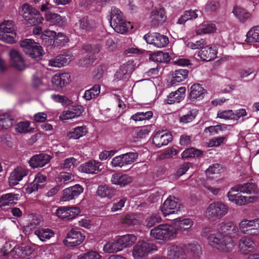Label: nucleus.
I'll return each mask as SVG.
<instances>
[{
  "label": "nucleus",
  "mask_w": 259,
  "mask_h": 259,
  "mask_svg": "<svg viewBox=\"0 0 259 259\" xmlns=\"http://www.w3.org/2000/svg\"><path fill=\"white\" fill-rule=\"evenodd\" d=\"M209 232L208 239L212 243H231V238L237 232V227L232 222H223L218 225L217 233H211V228H206L202 230L201 235L206 237Z\"/></svg>",
  "instance_id": "nucleus-1"
},
{
  "label": "nucleus",
  "mask_w": 259,
  "mask_h": 259,
  "mask_svg": "<svg viewBox=\"0 0 259 259\" xmlns=\"http://www.w3.org/2000/svg\"><path fill=\"white\" fill-rule=\"evenodd\" d=\"M240 230L245 234L240 239V243H250L254 241L253 236L259 234V219L244 220L239 224Z\"/></svg>",
  "instance_id": "nucleus-2"
},
{
  "label": "nucleus",
  "mask_w": 259,
  "mask_h": 259,
  "mask_svg": "<svg viewBox=\"0 0 259 259\" xmlns=\"http://www.w3.org/2000/svg\"><path fill=\"white\" fill-rule=\"evenodd\" d=\"M110 25L117 33L124 34L132 27L130 22H127L122 13L116 7H112L110 14Z\"/></svg>",
  "instance_id": "nucleus-3"
},
{
  "label": "nucleus",
  "mask_w": 259,
  "mask_h": 259,
  "mask_svg": "<svg viewBox=\"0 0 259 259\" xmlns=\"http://www.w3.org/2000/svg\"><path fill=\"white\" fill-rule=\"evenodd\" d=\"M26 244H20L16 245L10 251L11 244H4L0 248V253L4 256H14V257L24 258L30 256L33 251V249L30 246L26 245Z\"/></svg>",
  "instance_id": "nucleus-4"
},
{
  "label": "nucleus",
  "mask_w": 259,
  "mask_h": 259,
  "mask_svg": "<svg viewBox=\"0 0 259 259\" xmlns=\"http://www.w3.org/2000/svg\"><path fill=\"white\" fill-rule=\"evenodd\" d=\"M19 13L24 20L29 24L35 25L42 23L44 18L39 12L28 4H23Z\"/></svg>",
  "instance_id": "nucleus-5"
},
{
  "label": "nucleus",
  "mask_w": 259,
  "mask_h": 259,
  "mask_svg": "<svg viewBox=\"0 0 259 259\" xmlns=\"http://www.w3.org/2000/svg\"><path fill=\"white\" fill-rule=\"evenodd\" d=\"M15 23L12 20H5L0 24V40L8 44L16 42Z\"/></svg>",
  "instance_id": "nucleus-6"
},
{
  "label": "nucleus",
  "mask_w": 259,
  "mask_h": 259,
  "mask_svg": "<svg viewBox=\"0 0 259 259\" xmlns=\"http://www.w3.org/2000/svg\"><path fill=\"white\" fill-rule=\"evenodd\" d=\"M176 229L167 224H161L152 229L150 232L151 236L159 240H171L176 237Z\"/></svg>",
  "instance_id": "nucleus-7"
},
{
  "label": "nucleus",
  "mask_w": 259,
  "mask_h": 259,
  "mask_svg": "<svg viewBox=\"0 0 259 259\" xmlns=\"http://www.w3.org/2000/svg\"><path fill=\"white\" fill-rule=\"evenodd\" d=\"M228 211V207L221 202H214L210 203L206 210L207 218L216 220L226 215Z\"/></svg>",
  "instance_id": "nucleus-8"
},
{
  "label": "nucleus",
  "mask_w": 259,
  "mask_h": 259,
  "mask_svg": "<svg viewBox=\"0 0 259 259\" xmlns=\"http://www.w3.org/2000/svg\"><path fill=\"white\" fill-rule=\"evenodd\" d=\"M156 250L157 247L155 244H137L134 248L133 255L135 259H143Z\"/></svg>",
  "instance_id": "nucleus-9"
},
{
  "label": "nucleus",
  "mask_w": 259,
  "mask_h": 259,
  "mask_svg": "<svg viewBox=\"0 0 259 259\" xmlns=\"http://www.w3.org/2000/svg\"><path fill=\"white\" fill-rule=\"evenodd\" d=\"M234 188L235 186L231 189L227 194V196L229 201L237 205L241 206L248 203L252 202L256 199V197L244 196L240 193H235L239 192V190L234 189Z\"/></svg>",
  "instance_id": "nucleus-10"
},
{
  "label": "nucleus",
  "mask_w": 259,
  "mask_h": 259,
  "mask_svg": "<svg viewBox=\"0 0 259 259\" xmlns=\"http://www.w3.org/2000/svg\"><path fill=\"white\" fill-rule=\"evenodd\" d=\"M144 38L148 44L160 48L165 47L169 42L167 36L157 32L146 34Z\"/></svg>",
  "instance_id": "nucleus-11"
},
{
  "label": "nucleus",
  "mask_w": 259,
  "mask_h": 259,
  "mask_svg": "<svg viewBox=\"0 0 259 259\" xmlns=\"http://www.w3.org/2000/svg\"><path fill=\"white\" fill-rule=\"evenodd\" d=\"M80 213V209L77 207L61 206L56 211L57 217L62 219H72Z\"/></svg>",
  "instance_id": "nucleus-12"
},
{
  "label": "nucleus",
  "mask_w": 259,
  "mask_h": 259,
  "mask_svg": "<svg viewBox=\"0 0 259 259\" xmlns=\"http://www.w3.org/2000/svg\"><path fill=\"white\" fill-rule=\"evenodd\" d=\"M29 172L28 169L24 166H18L15 168L11 172L9 179L10 185L15 186L18 184V182L26 176Z\"/></svg>",
  "instance_id": "nucleus-13"
},
{
  "label": "nucleus",
  "mask_w": 259,
  "mask_h": 259,
  "mask_svg": "<svg viewBox=\"0 0 259 259\" xmlns=\"http://www.w3.org/2000/svg\"><path fill=\"white\" fill-rule=\"evenodd\" d=\"M172 140L171 135L165 131L157 132L153 136V143L158 148L167 145Z\"/></svg>",
  "instance_id": "nucleus-14"
},
{
  "label": "nucleus",
  "mask_w": 259,
  "mask_h": 259,
  "mask_svg": "<svg viewBox=\"0 0 259 259\" xmlns=\"http://www.w3.org/2000/svg\"><path fill=\"white\" fill-rule=\"evenodd\" d=\"M51 158L50 155L47 154H36L30 158L29 163L32 168L42 167L50 162Z\"/></svg>",
  "instance_id": "nucleus-15"
},
{
  "label": "nucleus",
  "mask_w": 259,
  "mask_h": 259,
  "mask_svg": "<svg viewBox=\"0 0 259 259\" xmlns=\"http://www.w3.org/2000/svg\"><path fill=\"white\" fill-rule=\"evenodd\" d=\"M217 49L214 46H204L198 53V56L203 60L211 61L216 58Z\"/></svg>",
  "instance_id": "nucleus-16"
},
{
  "label": "nucleus",
  "mask_w": 259,
  "mask_h": 259,
  "mask_svg": "<svg viewBox=\"0 0 259 259\" xmlns=\"http://www.w3.org/2000/svg\"><path fill=\"white\" fill-rule=\"evenodd\" d=\"M175 198L169 197L164 202L161 207V210L164 216L175 213L179 210V207Z\"/></svg>",
  "instance_id": "nucleus-17"
},
{
  "label": "nucleus",
  "mask_w": 259,
  "mask_h": 259,
  "mask_svg": "<svg viewBox=\"0 0 259 259\" xmlns=\"http://www.w3.org/2000/svg\"><path fill=\"white\" fill-rule=\"evenodd\" d=\"M83 191V188L79 184L66 188L63 190L62 199L69 201L78 197Z\"/></svg>",
  "instance_id": "nucleus-18"
},
{
  "label": "nucleus",
  "mask_w": 259,
  "mask_h": 259,
  "mask_svg": "<svg viewBox=\"0 0 259 259\" xmlns=\"http://www.w3.org/2000/svg\"><path fill=\"white\" fill-rule=\"evenodd\" d=\"M10 65L20 70H24L25 68V64L24 59L20 54L16 50H12L10 52Z\"/></svg>",
  "instance_id": "nucleus-19"
},
{
  "label": "nucleus",
  "mask_w": 259,
  "mask_h": 259,
  "mask_svg": "<svg viewBox=\"0 0 259 259\" xmlns=\"http://www.w3.org/2000/svg\"><path fill=\"white\" fill-rule=\"evenodd\" d=\"M83 111L81 106H73L68 110L63 111L59 118L61 120H66L80 116Z\"/></svg>",
  "instance_id": "nucleus-20"
},
{
  "label": "nucleus",
  "mask_w": 259,
  "mask_h": 259,
  "mask_svg": "<svg viewBox=\"0 0 259 259\" xmlns=\"http://www.w3.org/2000/svg\"><path fill=\"white\" fill-rule=\"evenodd\" d=\"M171 245L168 249L167 255L169 259H185L186 257L184 244Z\"/></svg>",
  "instance_id": "nucleus-21"
},
{
  "label": "nucleus",
  "mask_w": 259,
  "mask_h": 259,
  "mask_svg": "<svg viewBox=\"0 0 259 259\" xmlns=\"http://www.w3.org/2000/svg\"><path fill=\"white\" fill-rule=\"evenodd\" d=\"M134 69L133 62L128 61L121 65L115 74V79L120 80L126 79Z\"/></svg>",
  "instance_id": "nucleus-22"
},
{
  "label": "nucleus",
  "mask_w": 259,
  "mask_h": 259,
  "mask_svg": "<svg viewBox=\"0 0 259 259\" xmlns=\"http://www.w3.org/2000/svg\"><path fill=\"white\" fill-rule=\"evenodd\" d=\"M150 19L152 25L155 27L162 24L166 19L164 10L163 8H158L152 10Z\"/></svg>",
  "instance_id": "nucleus-23"
},
{
  "label": "nucleus",
  "mask_w": 259,
  "mask_h": 259,
  "mask_svg": "<svg viewBox=\"0 0 259 259\" xmlns=\"http://www.w3.org/2000/svg\"><path fill=\"white\" fill-rule=\"evenodd\" d=\"M186 88L181 87L175 92L170 93L164 100V102L168 104H172L175 103H179L182 101L185 97Z\"/></svg>",
  "instance_id": "nucleus-24"
},
{
  "label": "nucleus",
  "mask_w": 259,
  "mask_h": 259,
  "mask_svg": "<svg viewBox=\"0 0 259 259\" xmlns=\"http://www.w3.org/2000/svg\"><path fill=\"white\" fill-rule=\"evenodd\" d=\"M75 26L78 27L80 30L90 31L97 27V23L95 20L89 19L88 17H83L76 23Z\"/></svg>",
  "instance_id": "nucleus-25"
},
{
  "label": "nucleus",
  "mask_w": 259,
  "mask_h": 259,
  "mask_svg": "<svg viewBox=\"0 0 259 259\" xmlns=\"http://www.w3.org/2000/svg\"><path fill=\"white\" fill-rule=\"evenodd\" d=\"M100 163L96 161H89L79 167V171L87 174H96L100 170L99 167Z\"/></svg>",
  "instance_id": "nucleus-26"
},
{
  "label": "nucleus",
  "mask_w": 259,
  "mask_h": 259,
  "mask_svg": "<svg viewBox=\"0 0 259 259\" xmlns=\"http://www.w3.org/2000/svg\"><path fill=\"white\" fill-rule=\"evenodd\" d=\"M132 181L133 179L131 177L119 173L113 174L111 178V182L113 184L119 185L121 187H124L130 184Z\"/></svg>",
  "instance_id": "nucleus-27"
},
{
  "label": "nucleus",
  "mask_w": 259,
  "mask_h": 259,
  "mask_svg": "<svg viewBox=\"0 0 259 259\" xmlns=\"http://www.w3.org/2000/svg\"><path fill=\"white\" fill-rule=\"evenodd\" d=\"M85 239V236L80 231L71 230L63 240V243H82Z\"/></svg>",
  "instance_id": "nucleus-28"
},
{
  "label": "nucleus",
  "mask_w": 259,
  "mask_h": 259,
  "mask_svg": "<svg viewBox=\"0 0 259 259\" xmlns=\"http://www.w3.org/2000/svg\"><path fill=\"white\" fill-rule=\"evenodd\" d=\"M70 75L68 73L55 74L52 79V83L54 87L62 88L69 82Z\"/></svg>",
  "instance_id": "nucleus-29"
},
{
  "label": "nucleus",
  "mask_w": 259,
  "mask_h": 259,
  "mask_svg": "<svg viewBox=\"0 0 259 259\" xmlns=\"http://www.w3.org/2000/svg\"><path fill=\"white\" fill-rule=\"evenodd\" d=\"M234 189L239 190V192L241 193L248 194H257L258 191L256 185L252 182L237 185L235 186Z\"/></svg>",
  "instance_id": "nucleus-30"
},
{
  "label": "nucleus",
  "mask_w": 259,
  "mask_h": 259,
  "mask_svg": "<svg viewBox=\"0 0 259 259\" xmlns=\"http://www.w3.org/2000/svg\"><path fill=\"white\" fill-rule=\"evenodd\" d=\"M232 13L241 23H244L251 17V14L250 13L239 6L234 7Z\"/></svg>",
  "instance_id": "nucleus-31"
},
{
  "label": "nucleus",
  "mask_w": 259,
  "mask_h": 259,
  "mask_svg": "<svg viewBox=\"0 0 259 259\" xmlns=\"http://www.w3.org/2000/svg\"><path fill=\"white\" fill-rule=\"evenodd\" d=\"M18 198V194L12 193L3 194L0 197V207L15 204Z\"/></svg>",
  "instance_id": "nucleus-32"
},
{
  "label": "nucleus",
  "mask_w": 259,
  "mask_h": 259,
  "mask_svg": "<svg viewBox=\"0 0 259 259\" xmlns=\"http://www.w3.org/2000/svg\"><path fill=\"white\" fill-rule=\"evenodd\" d=\"M46 20L53 24H57L59 25H63L66 23V18L65 17H62L60 15L53 13L50 12H47L45 14Z\"/></svg>",
  "instance_id": "nucleus-33"
},
{
  "label": "nucleus",
  "mask_w": 259,
  "mask_h": 259,
  "mask_svg": "<svg viewBox=\"0 0 259 259\" xmlns=\"http://www.w3.org/2000/svg\"><path fill=\"white\" fill-rule=\"evenodd\" d=\"M149 59L154 62L159 63H166L170 60L169 53L157 51L150 55Z\"/></svg>",
  "instance_id": "nucleus-34"
},
{
  "label": "nucleus",
  "mask_w": 259,
  "mask_h": 259,
  "mask_svg": "<svg viewBox=\"0 0 259 259\" xmlns=\"http://www.w3.org/2000/svg\"><path fill=\"white\" fill-rule=\"evenodd\" d=\"M184 248L194 258H199L202 254V248L199 244H184Z\"/></svg>",
  "instance_id": "nucleus-35"
},
{
  "label": "nucleus",
  "mask_w": 259,
  "mask_h": 259,
  "mask_svg": "<svg viewBox=\"0 0 259 259\" xmlns=\"http://www.w3.org/2000/svg\"><path fill=\"white\" fill-rule=\"evenodd\" d=\"M204 89L199 84H194L190 88L189 96L192 100H199L203 97Z\"/></svg>",
  "instance_id": "nucleus-36"
},
{
  "label": "nucleus",
  "mask_w": 259,
  "mask_h": 259,
  "mask_svg": "<svg viewBox=\"0 0 259 259\" xmlns=\"http://www.w3.org/2000/svg\"><path fill=\"white\" fill-rule=\"evenodd\" d=\"M96 193L97 195L101 198H111L114 195L115 190L107 185H100L98 187Z\"/></svg>",
  "instance_id": "nucleus-37"
},
{
  "label": "nucleus",
  "mask_w": 259,
  "mask_h": 259,
  "mask_svg": "<svg viewBox=\"0 0 259 259\" xmlns=\"http://www.w3.org/2000/svg\"><path fill=\"white\" fill-rule=\"evenodd\" d=\"M129 244H105L103 250L108 253H114L128 247Z\"/></svg>",
  "instance_id": "nucleus-38"
},
{
  "label": "nucleus",
  "mask_w": 259,
  "mask_h": 259,
  "mask_svg": "<svg viewBox=\"0 0 259 259\" xmlns=\"http://www.w3.org/2000/svg\"><path fill=\"white\" fill-rule=\"evenodd\" d=\"M174 224L178 229L181 231H185L191 228L193 225V222L189 218L177 219L174 220Z\"/></svg>",
  "instance_id": "nucleus-39"
},
{
  "label": "nucleus",
  "mask_w": 259,
  "mask_h": 259,
  "mask_svg": "<svg viewBox=\"0 0 259 259\" xmlns=\"http://www.w3.org/2000/svg\"><path fill=\"white\" fill-rule=\"evenodd\" d=\"M14 118L8 113L0 114V129H8L12 127Z\"/></svg>",
  "instance_id": "nucleus-40"
},
{
  "label": "nucleus",
  "mask_w": 259,
  "mask_h": 259,
  "mask_svg": "<svg viewBox=\"0 0 259 259\" xmlns=\"http://www.w3.org/2000/svg\"><path fill=\"white\" fill-rule=\"evenodd\" d=\"M88 131L86 126H77L72 129L68 135L70 139H78L80 138L85 136Z\"/></svg>",
  "instance_id": "nucleus-41"
},
{
  "label": "nucleus",
  "mask_w": 259,
  "mask_h": 259,
  "mask_svg": "<svg viewBox=\"0 0 259 259\" xmlns=\"http://www.w3.org/2000/svg\"><path fill=\"white\" fill-rule=\"evenodd\" d=\"M245 41L247 42H259V26H254L248 31Z\"/></svg>",
  "instance_id": "nucleus-42"
},
{
  "label": "nucleus",
  "mask_w": 259,
  "mask_h": 259,
  "mask_svg": "<svg viewBox=\"0 0 259 259\" xmlns=\"http://www.w3.org/2000/svg\"><path fill=\"white\" fill-rule=\"evenodd\" d=\"M35 235L39 238L41 241H46L52 237L55 233L50 229H41L35 231Z\"/></svg>",
  "instance_id": "nucleus-43"
},
{
  "label": "nucleus",
  "mask_w": 259,
  "mask_h": 259,
  "mask_svg": "<svg viewBox=\"0 0 259 259\" xmlns=\"http://www.w3.org/2000/svg\"><path fill=\"white\" fill-rule=\"evenodd\" d=\"M15 130L17 133L26 134L32 132L33 128L30 127V122L26 120L18 122L16 125Z\"/></svg>",
  "instance_id": "nucleus-44"
},
{
  "label": "nucleus",
  "mask_w": 259,
  "mask_h": 259,
  "mask_svg": "<svg viewBox=\"0 0 259 259\" xmlns=\"http://www.w3.org/2000/svg\"><path fill=\"white\" fill-rule=\"evenodd\" d=\"M100 85L96 84L91 89L87 90L83 95V98L88 101L96 98L100 93Z\"/></svg>",
  "instance_id": "nucleus-45"
},
{
  "label": "nucleus",
  "mask_w": 259,
  "mask_h": 259,
  "mask_svg": "<svg viewBox=\"0 0 259 259\" xmlns=\"http://www.w3.org/2000/svg\"><path fill=\"white\" fill-rule=\"evenodd\" d=\"M197 11H185L183 15L178 19L177 23L182 24L189 20L196 19L198 17L196 14Z\"/></svg>",
  "instance_id": "nucleus-46"
},
{
  "label": "nucleus",
  "mask_w": 259,
  "mask_h": 259,
  "mask_svg": "<svg viewBox=\"0 0 259 259\" xmlns=\"http://www.w3.org/2000/svg\"><path fill=\"white\" fill-rule=\"evenodd\" d=\"M188 71L186 69H179L176 70L171 82L172 83L180 82L188 76Z\"/></svg>",
  "instance_id": "nucleus-47"
},
{
  "label": "nucleus",
  "mask_w": 259,
  "mask_h": 259,
  "mask_svg": "<svg viewBox=\"0 0 259 259\" xmlns=\"http://www.w3.org/2000/svg\"><path fill=\"white\" fill-rule=\"evenodd\" d=\"M36 43L31 39H25L21 41L20 46L23 51L27 54L30 53V50L36 46Z\"/></svg>",
  "instance_id": "nucleus-48"
},
{
  "label": "nucleus",
  "mask_w": 259,
  "mask_h": 259,
  "mask_svg": "<svg viewBox=\"0 0 259 259\" xmlns=\"http://www.w3.org/2000/svg\"><path fill=\"white\" fill-rule=\"evenodd\" d=\"M68 39L63 33L59 32L55 36L54 43L55 47L60 48L68 42Z\"/></svg>",
  "instance_id": "nucleus-49"
},
{
  "label": "nucleus",
  "mask_w": 259,
  "mask_h": 259,
  "mask_svg": "<svg viewBox=\"0 0 259 259\" xmlns=\"http://www.w3.org/2000/svg\"><path fill=\"white\" fill-rule=\"evenodd\" d=\"M215 30V26L213 24H203L196 31L197 35L207 34L213 32Z\"/></svg>",
  "instance_id": "nucleus-50"
},
{
  "label": "nucleus",
  "mask_w": 259,
  "mask_h": 259,
  "mask_svg": "<svg viewBox=\"0 0 259 259\" xmlns=\"http://www.w3.org/2000/svg\"><path fill=\"white\" fill-rule=\"evenodd\" d=\"M214 250L220 252H227L231 251L234 247V244H210Z\"/></svg>",
  "instance_id": "nucleus-51"
},
{
  "label": "nucleus",
  "mask_w": 259,
  "mask_h": 259,
  "mask_svg": "<svg viewBox=\"0 0 259 259\" xmlns=\"http://www.w3.org/2000/svg\"><path fill=\"white\" fill-rule=\"evenodd\" d=\"M137 240L136 236L133 234H126L118 236L116 238V243H134Z\"/></svg>",
  "instance_id": "nucleus-52"
},
{
  "label": "nucleus",
  "mask_w": 259,
  "mask_h": 259,
  "mask_svg": "<svg viewBox=\"0 0 259 259\" xmlns=\"http://www.w3.org/2000/svg\"><path fill=\"white\" fill-rule=\"evenodd\" d=\"M36 46L30 50V53L27 54L29 56L34 59L39 58L44 55L42 47L38 43H36Z\"/></svg>",
  "instance_id": "nucleus-53"
},
{
  "label": "nucleus",
  "mask_w": 259,
  "mask_h": 259,
  "mask_svg": "<svg viewBox=\"0 0 259 259\" xmlns=\"http://www.w3.org/2000/svg\"><path fill=\"white\" fill-rule=\"evenodd\" d=\"M202 154L200 150L195 149L193 148H189L183 152L182 157L183 158H188L199 156Z\"/></svg>",
  "instance_id": "nucleus-54"
},
{
  "label": "nucleus",
  "mask_w": 259,
  "mask_h": 259,
  "mask_svg": "<svg viewBox=\"0 0 259 259\" xmlns=\"http://www.w3.org/2000/svg\"><path fill=\"white\" fill-rule=\"evenodd\" d=\"M206 44V40L204 39L201 38L195 42L188 41L186 43V46L192 50L201 49Z\"/></svg>",
  "instance_id": "nucleus-55"
},
{
  "label": "nucleus",
  "mask_w": 259,
  "mask_h": 259,
  "mask_svg": "<svg viewBox=\"0 0 259 259\" xmlns=\"http://www.w3.org/2000/svg\"><path fill=\"white\" fill-rule=\"evenodd\" d=\"M196 116V112L193 111H190L187 114L181 116L179 120L183 124L188 123L193 121Z\"/></svg>",
  "instance_id": "nucleus-56"
},
{
  "label": "nucleus",
  "mask_w": 259,
  "mask_h": 259,
  "mask_svg": "<svg viewBox=\"0 0 259 259\" xmlns=\"http://www.w3.org/2000/svg\"><path fill=\"white\" fill-rule=\"evenodd\" d=\"M120 222L128 225H135L139 223L134 214H126L121 217Z\"/></svg>",
  "instance_id": "nucleus-57"
},
{
  "label": "nucleus",
  "mask_w": 259,
  "mask_h": 259,
  "mask_svg": "<svg viewBox=\"0 0 259 259\" xmlns=\"http://www.w3.org/2000/svg\"><path fill=\"white\" fill-rule=\"evenodd\" d=\"M57 179L58 182L67 184L74 180V176L70 173L62 172L58 176Z\"/></svg>",
  "instance_id": "nucleus-58"
},
{
  "label": "nucleus",
  "mask_w": 259,
  "mask_h": 259,
  "mask_svg": "<svg viewBox=\"0 0 259 259\" xmlns=\"http://www.w3.org/2000/svg\"><path fill=\"white\" fill-rule=\"evenodd\" d=\"M58 56L62 66L68 64L73 59V56L70 52H65Z\"/></svg>",
  "instance_id": "nucleus-59"
},
{
  "label": "nucleus",
  "mask_w": 259,
  "mask_h": 259,
  "mask_svg": "<svg viewBox=\"0 0 259 259\" xmlns=\"http://www.w3.org/2000/svg\"><path fill=\"white\" fill-rule=\"evenodd\" d=\"M255 244H238L240 251L242 254H247L255 250Z\"/></svg>",
  "instance_id": "nucleus-60"
},
{
  "label": "nucleus",
  "mask_w": 259,
  "mask_h": 259,
  "mask_svg": "<svg viewBox=\"0 0 259 259\" xmlns=\"http://www.w3.org/2000/svg\"><path fill=\"white\" fill-rule=\"evenodd\" d=\"M161 220V218L158 214H152L146 219L145 225L149 227H151L154 226L156 223H159Z\"/></svg>",
  "instance_id": "nucleus-61"
},
{
  "label": "nucleus",
  "mask_w": 259,
  "mask_h": 259,
  "mask_svg": "<svg viewBox=\"0 0 259 259\" xmlns=\"http://www.w3.org/2000/svg\"><path fill=\"white\" fill-rule=\"evenodd\" d=\"M101 255L95 251H91L78 256V259H101Z\"/></svg>",
  "instance_id": "nucleus-62"
},
{
  "label": "nucleus",
  "mask_w": 259,
  "mask_h": 259,
  "mask_svg": "<svg viewBox=\"0 0 259 259\" xmlns=\"http://www.w3.org/2000/svg\"><path fill=\"white\" fill-rule=\"evenodd\" d=\"M123 156L124 158V162L126 165L131 164L134 162L138 158V154L136 152H128L123 154Z\"/></svg>",
  "instance_id": "nucleus-63"
},
{
  "label": "nucleus",
  "mask_w": 259,
  "mask_h": 259,
  "mask_svg": "<svg viewBox=\"0 0 259 259\" xmlns=\"http://www.w3.org/2000/svg\"><path fill=\"white\" fill-rule=\"evenodd\" d=\"M111 165L112 167H122L126 165L124 162V158L123 154L114 157L111 161Z\"/></svg>",
  "instance_id": "nucleus-64"
}]
</instances>
